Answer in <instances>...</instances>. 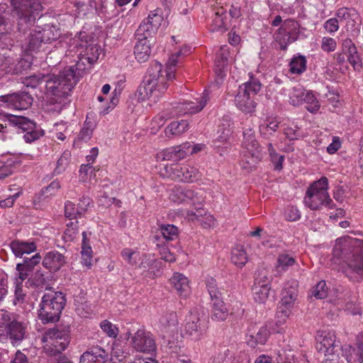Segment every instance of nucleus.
Returning <instances> with one entry per match:
<instances>
[{"instance_id": "nucleus-26", "label": "nucleus", "mask_w": 363, "mask_h": 363, "mask_svg": "<svg viewBox=\"0 0 363 363\" xmlns=\"http://www.w3.org/2000/svg\"><path fill=\"white\" fill-rule=\"evenodd\" d=\"M80 46L82 49H84L80 52V55H83L89 63L93 64L96 62L101 52V49L97 43L93 40L89 43L86 40L84 44H81Z\"/></svg>"}, {"instance_id": "nucleus-55", "label": "nucleus", "mask_w": 363, "mask_h": 363, "mask_svg": "<svg viewBox=\"0 0 363 363\" xmlns=\"http://www.w3.org/2000/svg\"><path fill=\"white\" fill-rule=\"evenodd\" d=\"M27 283L31 286H43L46 283L45 274L40 270L36 271L28 280Z\"/></svg>"}, {"instance_id": "nucleus-18", "label": "nucleus", "mask_w": 363, "mask_h": 363, "mask_svg": "<svg viewBox=\"0 0 363 363\" xmlns=\"http://www.w3.org/2000/svg\"><path fill=\"white\" fill-rule=\"evenodd\" d=\"M10 248L16 257L22 258L25 255H29L37 250V245L34 242L14 240L11 242Z\"/></svg>"}, {"instance_id": "nucleus-10", "label": "nucleus", "mask_w": 363, "mask_h": 363, "mask_svg": "<svg viewBox=\"0 0 363 363\" xmlns=\"http://www.w3.org/2000/svg\"><path fill=\"white\" fill-rule=\"evenodd\" d=\"M287 285L281 291V298L276 315L277 324L279 325L284 324L289 317L298 294L296 287Z\"/></svg>"}, {"instance_id": "nucleus-20", "label": "nucleus", "mask_w": 363, "mask_h": 363, "mask_svg": "<svg viewBox=\"0 0 363 363\" xmlns=\"http://www.w3.org/2000/svg\"><path fill=\"white\" fill-rule=\"evenodd\" d=\"M6 333L13 345L18 344L25 337L26 326L22 322L16 319L13 320V323H10L9 327L6 330Z\"/></svg>"}, {"instance_id": "nucleus-61", "label": "nucleus", "mask_w": 363, "mask_h": 363, "mask_svg": "<svg viewBox=\"0 0 363 363\" xmlns=\"http://www.w3.org/2000/svg\"><path fill=\"white\" fill-rule=\"evenodd\" d=\"M65 216L69 218L72 220L74 218H77V216H81L77 213V208L75 207V204L71 201H67L65 206Z\"/></svg>"}, {"instance_id": "nucleus-9", "label": "nucleus", "mask_w": 363, "mask_h": 363, "mask_svg": "<svg viewBox=\"0 0 363 363\" xmlns=\"http://www.w3.org/2000/svg\"><path fill=\"white\" fill-rule=\"evenodd\" d=\"M10 2L13 7L12 15L26 23L34 22L36 20L35 12L42 9L37 0H10Z\"/></svg>"}, {"instance_id": "nucleus-37", "label": "nucleus", "mask_w": 363, "mask_h": 363, "mask_svg": "<svg viewBox=\"0 0 363 363\" xmlns=\"http://www.w3.org/2000/svg\"><path fill=\"white\" fill-rule=\"evenodd\" d=\"M342 52L347 57V60L352 65L358 62L359 56L357 48L350 39H346L342 43Z\"/></svg>"}, {"instance_id": "nucleus-28", "label": "nucleus", "mask_w": 363, "mask_h": 363, "mask_svg": "<svg viewBox=\"0 0 363 363\" xmlns=\"http://www.w3.org/2000/svg\"><path fill=\"white\" fill-rule=\"evenodd\" d=\"M151 43L149 41L137 40L134 48L135 59L140 63L147 62L151 55Z\"/></svg>"}, {"instance_id": "nucleus-3", "label": "nucleus", "mask_w": 363, "mask_h": 363, "mask_svg": "<svg viewBox=\"0 0 363 363\" xmlns=\"http://www.w3.org/2000/svg\"><path fill=\"white\" fill-rule=\"evenodd\" d=\"M65 303V296L60 291L45 294L41 298L38 318L44 324L58 321Z\"/></svg>"}, {"instance_id": "nucleus-39", "label": "nucleus", "mask_w": 363, "mask_h": 363, "mask_svg": "<svg viewBox=\"0 0 363 363\" xmlns=\"http://www.w3.org/2000/svg\"><path fill=\"white\" fill-rule=\"evenodd\" d=\"M284 26H286V24H282L274 35L276 42L279 45V48L282 50H286L287 45L291 41L289 31Z\"/></svg>"}, {"instance_id": "nucleus-30", "label": "nucleus", "mask_w": 363, "mask_h": 363, "mask_svg": "<svg viewBox=\"0 0 363 363\" xmlns=\"http://www.w3.org/2000/svg\"><path fill=\"white\" fill-rule=\"evenodd\" d=\"M158 28L157 24H140L136 30L135 37L137 40L150 42Z\"/></svg>"}, {"instance_id": "nucleus-36", "label": "nucleus", "mask_w": 363, "mask_h": 363, "mask_svg": "<svg viewBox=\"0 0 363 363\" xmlns=\"http://www.w3.org/2000/svg\"><path fill=\"white\" fill-rule=\"evenodd\" d=\"M82 264L89 268L91 265V259H92V249L86 237V233L85 231L82 232Z\"/></svg>"}, {"instance_id": "nucleus-33", "label": "nucleus", "mask_w": 363, "mask_h": 363, "mask_svg": "<svg viewBox=\"0 0 363 363\" xmlns=\"http://www.w3.org/2000/svg\"><path fill=\"white\" fill-rule=\"evenodd\" d=\"M321 340L317 345V349L320 352H329L334 349H340V345L336 342L334 334L327 333L324 336H321Z\"/></svg>"}, {"instance_id": "nucleus-54", "label": "nucleus", "mask_w": 363, "mask_h": 363, "mask_svg": "<svg viewBox=\"0 0 363 363\" xmlns=\"http://www.w3.org/2000/svg\"><path fill=\"white\" fill-rule=\"evenodd\" d=\"M302 99L303 102L308 104L307 106H306V108L311 113H314L319 109L320 105L318 104V101L312 93L309 91L306 92L304 97Z\"/></svg>"}, {"instance_id": "nucleus-13", "label": "nucleus", "mask_w": 363, "mask_h": 363, "mask_svg": "<svg viewBox=\"0 0 363 363\" xmlns=\"http://www.w3.org/2000/svg\"><path fill=\"white\" fill-rule=\"evenodd\" d=\"M208 100V93L204 91L202 96L196 99L195 101H186L184 103H175L172 107L174 111L172 112V116L199 113L206 106Z\"/></svg>"}, {"instance_id": "nucleus-31", "label": "nucleus", "mask_w": 363, "mask_h": 363, "mask_svg": "<svg viewBox=\"0 0 363 363\" xmlns=\"http://www.w3.org/2000/svg\"><path fill=\"white\" fill-rule=\"evenodd\" d=\"M269 335V333L267 328L262 327L257 332L247 335V343L251 347H255L258 344L264 345L266 343Z\"/></svg>"}, {"instance_id": "nucleus-24", "label": "nucleus", "mask_w": 363, "mask_h": 363, "mask_svg": "<svg viewBox=\"0 0 363 363\" xmlns=\"http://www.w3.org/2000/svg\"><path fill=\"white\" fill-rule=\"evenodd\" d=\"M41 37L40 30H35L34 33H30L24 52L34 57V54H37L40 50L43 43H46Z\"/></svg>"}, {"instance_id": "nucleus-52", "label": "nucleus", "mask_w": 363, "mask_h": 363, "mask_svg": "<svg viewBox=\"0 0 363 363\" xmlns=\"http://www.w3.org/2000/svg\"><path fill=\"white\" fill-rule=\"evenodd\" d=\"M270 279L266 269H259L255 272V285L269 286Z\"/></svg>"}, {"instance_id": "nucleus-62", "label": "nucleus", "mask_w": 363, "mask_h": 363, "mask_svg": "<svg viewBox=\"0 0 363 363\" xmlns=\"http://www.w3.org/2000/svg\"><path fill=\"white\" fill-rule=\"evenodd\" d=\"M206 286L211 299L222 296L220 291L216 286V281L213 278L208 280Z\"/></svg>"}, {"instance_id": "nucleus-23", "label": "nucleus", "mask_w": 363, "mask_h": 363, "mask_svg": "<svg viewBox=\"0 0 363 363\" xmlns=\"http://www.w3.org/2000/svg\"><path fill=\"white\" fill-rule=\"evenodd\" d=\"M359 18V14L355 9L341 8L337 11L335 18H330L325 23H356Z\"/></svg>"}, {"instance_id": "nucleus-49", "label": "nucleus", "mask_w": 363, "mask_h": 363, "mask_svg": "<svg viewBox=\"0 0 363 363\" xmlns=\"http://www.w3.org/2000/svg\"><path fill=\"white\" fill-rule=\"evenodd\" d=\"M279 127V123L272 121L269 123H263L259 125V132L264 138H269Z\"/></svg>"}, {"instance_id": "nucleus-12", "label": "nucleus", "mask_w": 363, "mask_h": 363, "mask_svg": "<svg viewBox=\"0 0 363 363\" xmlns=\"http://www.w3.org/2000/svg\"><path fill=\"white\" fill-rule=\"evenodd\" d=\"M164 172L167 177L180 182H194L201 177L198 169L188 164L167 165L164 167Z\"/></svg>"}, {"instance_id": "nucleus-48", "label": "nucleus", "mask_w": 363, "mask_h": 363, "mask_svg": "<svg viewBox=\"0 0 363 363\" xmlns=\"http://www.w3.org/2000/svg\"><path fill=\"white\" fill-rule=\"evenodd\" d=\"M77 223V220L75 222L70 221L67 223V229L65 230L63 235V240L65 242H72L77 238L79 234Z\"/></svg>"}, {"instance_id": "nucleus-45", "label": "nucleus", "mask_w": 363, "mask_h": 363, "mask_svg": "<svg viewBox=\"0 0 363 363\" xmlns=\"http://www.w3.org/2000/svg\"><path fill=\"white\" fill-rule=\"evenodd\" d=\"M290 72L293 74H301L306 70V60L305 57L299 55L294 57L289 65Z\"/></svg>"}, {"instance_id": "nucleus-15", "label": "nucleus", "mask_w": 363, "mask_h": 363, "mask_svg": "<svg viewBox=\"0 0 363 363\" xmlns=\"http://www.w3.org/2000/svg\"><path fill=\"white\" fill-rule=\"evenodd\" d=\"M0 101L7 104L8 107L24 110L29 108L33 101V99L27 92H19L0 96Z\"/></svg>"}, {"instance_id": "nucleus-46", "label": "nucleus", "mask_w": 363, "mask_h": 363, "mask_svg": "<svg viewBox=\"0 0 363 363\" xmlns=\"http://www.w3.org/2000/svg\"><path fill=\"white\" fill-rule=\"evenodd\" d=\"M270 286L254 285L252 288L254 298L259 303H264L268 298Z\"/></svg>"}, {"instance_id": "nucleus-56", "label": "nucleus", "mask_w": 363, "mask_h": 363, "mask_svg": "<svg viewBox=\"0 0 363 363\" xmlns=\"http://www.w3.org/2000/svg\"><path fill=\"white\" fill-rule=\"evenodd\" d=\"M102 330L110 337H116L118 334V328L107 320H103L100 324Z\"/></svg>"}, {"instance_id": "nucleus-35", "label": "nucleus", "mask_w": 363, "mask_h": 363, "mask_svg": "<svg viewBox=\"0 0 363 363\" xmlns=\"http://www.w3.org/2000/svg\"><path fill=\"white\" fill-rule=\"evenodd\" d=\"M189 129V123L186 120H181L172 122L165 129L166 136L180 135Z\"/></svg>"}, {"instance_id": "nucleus-59", "label": "nucleus", "mask_w": 363, "mask_h": 363, "mask_svg": "<svg viewBox=\"0 0 363 363\" xmlns=\"http://www.w3.org/2000/svg\"><path fill=\"white\" fill-rule=\"evenodd\" d=\"M305 93L301 88H294L293 93L290 96V104L293 106H298L303 102Z\"/></svg>"}, {"instance_id": "nucleus-21", "label": "nucleus", "mask_w": 363, "mask_h": 363, "mask_svg": "<svg viewBox=\"0 0 363 363\" xmlns=\"http://www.w3.org/2000/svg\"><path fill=\"white\" fill-rule=\"evenodd\" d=\"M178 323L177 313L174 311H167L159 319V328L163 333H174L177 329Z\"/></svg>"}, {"instance_id": "nucleus-51", "label": "nucleus", "mask_w": 363, "mask_h": 363, "mask_svg": "<svg viewBox=\"0 0 363 363\" xmlns=\"http://www.w3.org/2000/svg\"><path fill=\"white\" fill-rule=\"evenodd\" d=\"M294 359V352L291 350L281 349L278 351L274 363H292Z\"/></svg>"}, {"instance_id": "nucleus-17", "label": "nucleus", "mask_w": 363, "mask_h": 363, "mask_svg": "<svg viewBox=\"0 0 363 363\" xmlns=\"http://www.w3.org/2000/svg\"><path fill=\"white\" fill-rule=\"evenodd\" d=\"M67 262V258L57 251L47 252L42 261L43 266L51 272L59 271Z\"/></svg>"}, {"instance_id": "nucleus-53", "label": "nucleus", "mask_w": 363, "mask_h": 363, "mask_svg": "<svg viewBox=\"0 0 363 363\" xmlns=\"http://www.w3.org/2000/svg\"><path fill=\"white\" fill-rule=\"evenodd\" d=\"M311 296L317 299H323L328 296V288L325 281H319L311 291Z\"/></svg>"}, {"instance_id": "nucleus-41", "label": "nucleus", "mask_w": 363, "mask_h": 363, "mask_svg": "<svg viewBox=\"0 0 363 363\" xmlns=\"http://www.w3.org/2000/svg\"><path fill=\"white\" fill-rule=\"evenodd\" d=\"M260 89V82L255 78L250 77L249 81L239 86L238 91H243L245 94H248L249 96H252L254 98V96L259 91Z\"/></svg>"}, {"instance_id": "nucleus-60", "label": "nucleus", "mask_w": 363, "mask_h": 363, "mask_svg": "<svg viewBox=\"0 0 363 363\" xmlns=\"http://www.w3.org/2000/svg\"><path fill=\"white\" fill-rule=\"evenodd\" d=\"M89 123H85L84 127L82 128L78 134V141H87L89 140L92 135V128Z\"/></svg>"}, {"instance_id": "nucleus-19", "label": "nucleus", "mask_w": 363, "mask_h": 363, "mask_svg": "<svg viewBox=\"0 0 363 363\" xmlns=\"http://www.w3.org/2000/svg\"><path fill=\"white\" fill-rule=\"evenodd\" d=\"M106 352L97 347L84 352L79 359V363H106Z\"/></svg>"}, {"instance_id": "nucleus-40", "label": "nucleus", "mask_w": 363, "mask_h": 363, "mask_svg": "<svg viewBox=\"0 0 363 363\" xmlns=\"http://www.w3.org/2000/svg\"><path fill=\"white\" fill-rule=\"evenodd\" d=\"M243 145L247 151L261 150L260 146L255 139V131L251 128H246L243 131Z\"/></svg>"}, {"instance_id": "nucleus-27", "label": "nucleus", "mask_w": 363, "mask_h": 363, "mask_svg": "<svg viewBox=\"0 0 363 363\" xmlns=\"http://www.w3.org/2000/svg\"><path fill=\"white\" fill-rule=\"evenodd\" d=\"M235 101L237 107L242 112L252 113L255 111V102L254 101V98L252 96H249L248 94L238 91Z\"/></svg>"}, {"instance_id": "nucleus-22", "label": "nucleus", "mask_w": 363, "mask_h": 363, "mask_svg": "<svg viewBox=\"0 0 363 363\" xmlns=\"http://www.w3.org/2000/svg\"><path fill=\"white\" fill-rule=\"evenodd\" d=\"M188 150L180 147H171L157 155V161H172L177 162L184 159L188 155Z\"/></svg>"}, {"instance_id": "nucleus-63", "label": "nucleus", "mask_w": 363, "mask_h": 363, "mask_svg": "<svg viewBox=\"0 0 363 363\" xmlns=\"http://www.w3.org/2000/svg\"><path fill=\"white\" fill-rule=\"evenodd\" d=\"M123 258L130 264L134 265L137 262V253L130 249H124L121 252Z\"/></svg>"}, {"instance_id": "nucleus-34", "label": "nucleus", "mask_w": 363, "mask_h": 363, "mask_svg": "<svg viewBox=\"0 0 363 363\" xmlns=\"http://www.w3.org/2000/svg\"><path fill=\"white\" fill-rule=\"evenodd\" d=\"M261 157V150H247L241 160L242 168L247 170H252L258 161L260 160Z\"/></svg>"}, {"instance_id": "nucleus-44", "label": "nucleus", "mask_w": 363, "mask_h": 363, "mask_svg": "<svg viewBox=\"0 0 363 363\" xmlns=\"http://www.w3.org/2000/svg\"><path fill=\"white\" fill-rule=\"evenodd\" d=\"M33 57L27 53H24V57L19 59L13 67V73L21 74L29 69L33 64Z\"/></svg>"}, {"instance_id": "nucleus-29", "label": "nucleus", "mask_w": 363, "mask_h": 363, "mask_svg": "<svg viewBox=\"0 0 363 363\" xmlns=\"http://www.w3.org/2000/svg\"><path fill=\"white\" fill-rule=\"evenodd\" d=\"M212 318L217 321L225 320L228 315V310L227 309L224 302L222 300V296L212 298Z\"/></svg>"}, {"instance_id": "nucleus-2", "label": "nucleus", "mask_w": 363, "mask_h": 363, "mask_svg": "<svg viewBox=\"0 0 363 363\" xmlns=\"http://www.w3.org/2000/svg\"><path fill=\"white\" fill-rule=\"evenodd\" d=\"M167 77L162 74V64L155 62L147 69V74L137 92L138 99L144 101L158 99L167 89Z\"/></svg>"}, {"instance_id": "nucleus-7", "label": "nucleus", "mask_w": 363, "mask_h": 363, "mask_svg": "<svg viewBox=\"0 0 363 363\" xmlns=\"http://www.w3.org/2000/svg\"><path fill=\"white\" fill-rule=\"evenodd\" d=\"M206 196L202 189L193 190L184 186H175L172 189L169 199L177 203H187L194 206L196 213H192L196 217L203 215V202Z\"/></svg>"}, {"instance_id": "nucleus-57", "label": "nucleus", "mask_w": 363, "mask_h": 363, "mask_svg": "<svg viewBox=\"0 0 363 363\" xmlns=\"http://www.w3.org/2000/svg\"><path fill=\"white\" fill-rule=\"evenodd\" d=\"M48 79V76L38 74L33 75L28 78H26V82H24L27 86H30L32 88H35L43 82L45 83V80Z\"/></svg>"}, {"instance_id": "nucleus-50", "label": "nucleus", "mask_w": 363, "mask_h": 363, "mask_svg": "<svg viewBox=\"0 0 363 363\" xmlns=\"http://www.w3.org/2000/svg\"><path fill=\"white\" fill-rule=\"evenodd\" d=\"M179 62V57H177V55H172L169 58V60L167 63V69L165 70L162 69V74L167 77V82L171 80L174 77V68L177 66V65Z\"/></svg>"}, {"instance_id": "nucleus-14", "label": "nucleus", "mask_w": 363, "mask_h": 363, "mask_svg": "<svg viewBox=\"0 0 363 363\" xmlns=\"http://www.w3.org/2000/svg\"><path fill=\"white\" fill-rule=\"evenodd\" d=\"M132 345L138 352L152 353L156 351L155 340L150 332L138 329L132 337Z\"/></svg>"}, {"instance_id": "nucleus-42", "label": "nucleus", "mask_w": 363, "mask_h": 363, "mask_svg": "<svg viewBox=\"0 0 363 363\" xmlns=\"http://www.w3.org/2000/svg\"><path fill=\"white\" fill-rule=\"evenodd\" d=\"M158 233L165 239L166 241L176 240L179 236L178 228L172 224H162L158 228Z\"/></svg>"}, {"instance_id": "nucleus-58", "label": "nucleus", "mask_w": 363, "mask_h": 363, "mask_svg": "<svg viewBox=\"0 0 363 363\" xmlns=\"http://www.w3.org/2000/svg\"><path fill=\"white\" fill-rule=\"evenodd\" d=\"M70 154L69 152H64L63 155L59 158L57 162V167L55 169V173L59 174L66 169L69 164V158Z\"/></svg>"}, {"instance_id": "nucleus-16", "label": "nucleus", "mask_w": 363, "mask_h": 363, "mask_svg": "<svg viewBox=\"0 0 363 363\" xmlns=\"http://www.w3.org/2000/svg\"><path fill=\"white\" fill-rule=\"evenodd\" d=\"M41 259L42 257L39 253H36L30 258L24 257L23 262L16 264V281L21 280V281H23L26 280L29 273L40 262Z\"/></svg>"}, {"instance_id": "nucleus-32", "label": "nucleus", "mask_w": 363, "mask_h": 363, "mask_svg": "<svg viewBox=\"0 0 363 363\" xmlns=\"http://www.w3.org/2000/svg\"><path fill=\"white\" fill-rule=\"evenodd\" d=\"M38 28V30L41 31V38L44 39L45 43L51 40H55L58 39L62 35L61 29L57 24H45L44 28Z\"/></svg>"}, {"instance_id": "nucleus-4", "label": "nucleus", "mask_w": 363, "mask_h": 363, "mask_svg": "<svg viewBox=\"0 0 363 363\" xmlns=\"http://www.w3.org/2000/svg\"><path fill=\"white\" fill-rule=\"evenodd\" d=\"M4 123H0V134L2 135L8 132V126L13 127L18 133H26L23 135V138L26 143H32L43 135V130H37L36 124L29 118L15 116L12 114H6L3 118Z\"/></svg>"}, {"instance_id": "nucleus-5", "label": "nucleus", "mask_w": 363, "mask_h": 363, "mask_svg": "<svg viewBox=\"0 0 363 363\" xmlns=\"http://www.w3.org/2000/svg\"><path fill=\"white\" fill-rule=\"evenodd\" d=\"M328 180L322 177L319 180L314 182L308 187L304 198L306 205L312 210H318L322 206L328 208H335L333 200L328 193Z\"/></svg>"}, {"instance_id": "nucleus-47", "label": "nucleus", "mask_w": 363, "mask_h": 363, "mask_svg": "<svg viewBox=\"0 0 363 363\" xmlns=\"http://www.w3.org/2000/svg\"><path fill=\"white\" fill-rule=\"evenodd\" d=\"M295 264V259L286 254H281L277 258V270L278 272L286 271L289 267Z\"/></svg>"}, {"instance_id": "nucleus-11", "label": "nucleus", "mask_w": 363, "mask_h": 363, "mask_svg": "<svg viewBox=\"0 0 363 363\" xmlns=\"http://www.w3.org/2000/svg\"><path fill=\"white\" fill-rule=\"evenodd\" d=\"M185 321L184 330L186 335L192 340L198 341L201 340L208 328L206 318L194 310L189 312Z\"/></svg>"}, {"instance_id": "nucleus-8", "label": "nucleus", "mask_w": 363, "mask_h": 363, "mask_svg": "<svg viewBox=\"0 0 363 363\" xmlns=\"http://www.w3.org/2000/svg\"><path fill=\"white\" fill-rule=\"evenodd\" d=\"M42 340L45 343V354L50 357H53L63 354L62 352L69 343V335L65 330L50 328L45 332Z\"/></svg>"}, {"instance_id": "nucleus-64", "label": "nucleus", "mask_w": 363, "mask_h": 363, "mask_svg": "<svg viewBox=\"0 0 363 363\" xmlns=\"http://www.w3.org/2000/svg\"><path fill=\"white\" fill-rule=\"evenodd\" d=\"M321 48L325 52L334 51L336 48V42L333 38L324 37L322 39Z\"/></svg>"}, {"instance_id": "nucleus-38", "label": "nucleus", "mask_w": 363, "mask_h": 363, "mask_svg": "<svg viewBox=\"0 0 363 363\" xmlns=\"http://www.w3.org/2000/svg\"><path fill=\"white\" fill-rule=\"evenodd\" d=\"M229 57V51L227 45L220 47L219 51L216 54V58L215 60L216 63V72L218 75H221L227 65V61Z\"/></svg>"}, {"instance_id": "nucleus-43", "label": "nucleus", "mask_w": 363, "mask_h": 363, "mask_svg": "<svg viewBox=\"0 0 363 363\" xmlns=\"http://www.w3.org/2000/svg\"><path fill=\"white\" fill-rule=\"evenodd\" d=\"M247 253L242 247L238 246L232 250L231 261L235 265L242 267L247 262Z\"/></svg>"}, {"instance_id": "nucleus-25", "label": "nucleus", "mask_w": 363, "mask_h": 363, "mask_svg": "<svg viewBox=\"0 0 363 363\" xmlns=\"http://www.w3.org/2000/svg\"><path fill=\"white\" fill-rule=\"evenodd\" d=\"M170 282L179 296L186 298L190 294L189 281L184 274L175 273L170 279Z\"/></svg>"}, {"instance_id": "nucleus-1", "label": "nucleus", "mask_w": 363, "mask_h": 363, "mask_svg": "<svg viewBox=\"0 0 363 363\" xmlns=\"http://www.w3.org/2000/svg\"><path fill=\"white\" fill-rule=\"evenodd\" d=\"M45 80L47 94L50 96V104L62 103L63 98L69 95L77 82L73 67L65 68L57 75L48 76Z\"/></svg>"}, {"instance_id": "nucleus-6", "label": "nucleus", "mask_w": 363, "mask_h": 363, "mask_svg": "<svg viewBox=\"0 0 363 363\" xmlns=\"http://www.w3.org/2000/svg\"><path fill=\"white\" fill-rule=\"evenodd\" d=\"M347 250V245H345L342 248L335 247L334 253L339 255V252H341L343 273L350 279L358 280L359 277L363 276V252L358 247H355L348 255H346Z\"/></svg>"}]
</instances>
